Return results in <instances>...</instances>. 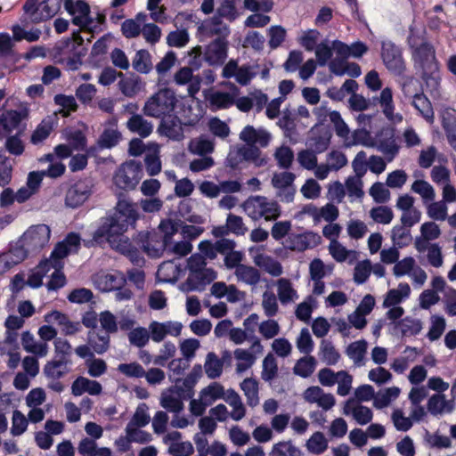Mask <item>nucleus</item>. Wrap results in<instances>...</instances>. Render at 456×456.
<instances>
[{
  "mask_svg": "<svg viewBox=\"0 0 456 456\" xmlns=\"http://www.w3.org/2000/svg\"><path fill=\"white\" fill-rule=\"evenodd\" d=\"M93 281L96 288L103 292L120 289V287H123L126 282V277L119 272H100L94 276Z\"/></svg>",
  "mask_w": 456,
  "mask_h": 456,
  "instance_id": "13",
  "label": "nucleus"
},
{
  "mask_svg": "<svg viewBox=\"0 0 456 456\" xmlns=\"http://www.w3.org/2000/svg\"><path fill=\"white\" fill-rule=\"evenodd\" d=\"M51 237L50 227L46 224H40L30 226L20 237L28 250L37 252L43 248Z\"/></svg>",
  "mask_w": 456,
  "mask_h": 456,
  "instance_id": "9",
  "label": "nucleus"
},
{
  "mask_svg": "<svg viewBox=\"0 0 456 456\" xmlns=\"http://www.w3.org/2000/svg\"><path fill=\"white\" fill-rule=\"evenodd\" d=\"M65 10L73 17L72 23L80 28H89L94 19L90 16V6L83 0H64Z\"/></svg>",
  "mask_w": 456,
  "mask_h": 456,
  "instance_id": "11",
  "label": "nucleus"
},
{
  "mask_svg": "<svg viewBox=\"0 0 456 456\" xmlns=\"http://www.w3.org/2000/svg\"><path fill=\"white\" fill-rule=\"evenodd\" d=\"M321 240V237L313 232H304L302 233L290 232L283 241L285 248L291 251L303 252L308 248L316 247Z\"/></svg>",
  "mask_w": 456,
  "mask_h": 456,
  "instance_id": "10",
  "label": "nucleus"
},
{
  "mask_svg": "<svg viewBox=\"0 0 456 456\" xmlns=\"http://www.w3.org/2000/svg\"><path fill=\"white\" fill-rule=\"evenodd\" d=\"M370 215L376 223L384 224H389L394 217L392 209L387 206L373 208Z\"/></svg>",
  "mask_w": 456,
  "mask_h": 456,
  "instance_id": "64",
  "label": "nucleus"
},
{
  "mask_svg": "<svg viewBox=\"0 0 456 456\" xmlns=\"http://www.w3.org/2000/svg\"><path fill=\"white\" fill-rule=\"evenodd\" d=\"M102 387L96 381L85 377L77 378L71 386V393L75 396H79L85 392L92 395H98L102 393Z\"/></svg>",
  "mask_w": 456,
  "mask_h": 456,
  "instance_id": "24",
  "label": "nucleus"
},
{
  "mask_svg": "<svg viewBox=\"0 0 456 456\" xmlns=\"http://www.w3.org/2000/svg\"><path fill=\"white\" fill-rule=\"evenodd\" d=\"M442 126L445 132L448 142L456 151V113L454 110H446L443 114Z\"/></svg>",
  "mask_w": 456,
  "mask_h": 456,
  "instance_id": "31",
  "label": "nucleus"
},
{
  "mask_svg": "<svg viewBox=\"0 0 456 456\" xmlns=\"http://www.w3.org/2000/svg\"><path fill=\"white\" fill-rule=\"evenodd\" d=\"M320 32L317 29H308L300 37L298 42L307 52H312L318 45Z\"/></svg>",
  "mask_w": 456,
  "mask_h": 456,
  "instance_id": "62",
  "label": "nucleus"
},
{
  "mask_svg": "<svg viewBox=\"0 0 456 456\" xmlns=\"http://www.w3.org/2000/svg\"><path fill=\"white\" fill-rule=\"evenodd\" d=\"M239 15L235 6V0H223L215 14V16H218L220 19H226L230 22L234 21Z\"/></svg>",
  "mask_w": 456,
  "mask_h": 456,
  "instance_id": "47",
  "label": "nucleus"
},
{
  "mask_svg": "<svg viewBox=\"0 0 456 456\" xmlns=\"http://www.w3.org/2000/svg\"><path fill=\"white\" fill-rule=\"evenodd\" d=\"M316 364L317 362L314 356L306 355L297 361L293 371L296 375L305 379L314 373Z\"/></svg>",
  "mask_w": 456,
  "mask_h": 456,
  "instance_id": "35",
  "label": "nucleus"
},
{
  "mask_svg": "<svg viewBox=\"0 0 456 456\" xmlns=\"http://www.w3.org/2000/svg\"><path fill=\"white\" fill-rule=\"evenodd\" d=\"M177 386L172 387L161 393L159 404L169 412L179 413L183 410V403L177 392Z\"/></svg>",
  "mask_w": 456,
  "mask_h": 456,
  "instance_id": "21",
  "label": "nucleus"
},
{
  "mask_svg": "<svg viewBox=\"0 0 456 456\" xmlns=\"http://www.w3.org/2000/svg\"><path fill=\"white\" fill-rule=\"evenodd\" d=\"M160 124L158 131L161 135H164L173 141H181L183 138V126H194L199 122V117L195 115L193 118L181 122L180 118L173 113L169 116L160 118Z\"/></svg>",
  "mask_w": 456,
  "mask_h": 456,
  "instance_id": "8",
  "label": "nucleus"
},
{
  "mask_svg": "<svg viewBox=\"0 0 456 456\" xmlns=\"http://www.w3.org/2000/svg\"><path fill=\"white\" fill-rule=\"evenodd\" d=\"M277 287L278 297L282 305H287L297 298V291L292 288V284L289 279H279Z\"/></svg>",
  "mask_w": 456,
  "mask_h": 456,
  "instance_id": "36",
  "label": "nucleus"
},
{
  "mask_svg": "<svg viewBox=\"0 0 456 456\" xmlns=\"http://www.w3.org/2000/svg\"><path fill=\"white\" fill-rule=\"evenodd\" d=\"M126 127L133 134H138L141 138H146L153 131L152 122L147 120L142 115L133 113L126 123Z\"/></svg>",
  "mask_w": 456,
  "mask_h": 456,
  "instance_id": "18",
  "label": "nucleus"
},
{
  "mask_svg": "<svg viewBox=\"0 0 456 456\" xmlns=\"http://www.w3.org/2000/svg\"><path fill=\"white\" fill-rule=\"evenodd\" d=\"M99 322L102 329L107 334H114L118 330V324L116 316L110 311L106 310L100 314Z\"/></svg>",
  "mask_w": 456,
  "mask_h": 456,
  "instance_id": "56",
  "label": "nucleus"
},
{
  "mask_svg": "<svg viewBox=\"0 0 456 456\" xmlns=\"http://www.w3.org/2000/svg\"><path fill=\"white\" fill-rule=\"evenodd\" d=\"M45 321L48 323L56 322L61 328V333L65 336H72L82 329L79 322H71L66 314L59 311H52L45 314Z\"/></svg>",
  "mask_w": 456,
  "mask_h": 456,
  "instance_id": "15",
  "label": "nucleus"
},
{
  "mask_svg": "<svg viewBox=\"0 0 456 456\" xmlns=\"http://www.w3.org/2000/svg\"><path fill=\"white\" fill-rule=\"evenodd\" d=\"M30 252L31 250L28 249L26 245L21 242V239L20 238L17 242H15L13 245H11L8 252L0 255V261H4V265H5L8 269H10L12 266L21 263Z\"/></svg>",
  "mask_w": 456,
  "mask_h": 456,
  "instance_id": "17",
  "label": "nucleus"
},
{
  "mask_svg": "<svg viewBox=\"0 0 456 456\" xmlns=\"http://www.w3.org/2000/svg\"><path fill=\"white\" fill-rule=\"evenodd\" d=\"M179 225L171 220H164L159 230L140 232L134 240L150 257H159L171 244V239L178 232Z\"/></svg>",
  "mask_w": 456,
  "mask_h": 456,
  "instance_id": "4",
  "label": "nucleus"
},
{
  "mask_svg": "<svg viewBox=\"0 0 456 456\" xmlns=\"http://www.w3.org/2000/svg\"><path fill=\"white\" fill-rule=\"evenodd\" d=\"M234 274L239 281L251 286L258 284L261 277L260 273L256 268L246 265H239L235 270Z\"/></svg>",
  "mask_w": 456,
  "mask_h": 456,
  "instance_id": "29",
  "label": "nucleus"
},
{
  "mask_svg": "<svg viewBox=\"0 0 456 456\" xmlns=\"http://www.w3.org/2000/svg\"><path fill=\"white\" fill-rule=\"evenodd\" d=\"M200 30L206 37L216 36V38H222L223 40H226L231 33L229 26L215 15L206 20L200 27Z\"/></svg>",
  "mask_w": 456,
  "mask_h": 456,
  "instance_id": "14",
  "label": "nucleus"
},
{
  "mask_svg": "<svg viewBox=\"0 0 456 456\" xmlns=\"http://www.w3.org/2000/svg\"><path fill=\"white\" fill-rule=\"evenodd\" d=\"M412 105L427 120H432L434 111L428 98L422 93H416L413 95Z\"/></svg>",
  "mask_w": 456,
  "mask_h": 456,
  "instance_id": "40",
  "label": "nucleus"
},
{
  "mask_svg": "<svg viewBox=\"0 0 456 456\" xmlns=\"http://www.w3.org/2000/svg\"><path fill=\"white\" fill-rule=\"evenodd\" d=\"M274 157L280 167L288 169L294 159V153L289 147L281 146L276 150Z\"/></svg>",
  "mask_w": 456,
  "mask_h": 456,
  "instance_id": "63",
  "label": "nucleus"
},
{
  "mask_svg": "<svg viewBox=\"0 0 456 456\" xmlns=\"http://www.w3.org/2000/svg\"><path fill=\"white\" fill-rule=\"evenodd\" d=\"M121 138L122 134L117 128H105L98 139V144L102 149H110L115 147Z\"/></svg>",
  "mask_w": 456,
  "mask_h": 456,
  "instance_id": "43",
  "label": "nucleus"
},
{
  "mask_svg": "<svg viewBox=\"0 0 456 456\" xmlns=\"http://www.w3.org/2000/svg\"><path fill=\"white\" fill-rule=\"evenodd\" d=\"M240 139L248 144H259L266 147L270 142L271 135L264 129H255L252 126H247L240 134Z\"/></svg>",
  "mask_w": 456,
  "mask_h": 456,
  "instance_id": "23",
  "label": "nucleus"
},
{
  "mask_svg": "<svg viewBox=\"0 0 456 456\" xmlns=\"http://www.w3.org/2000/svg\"><path fill=\"white\" fill-rule=\"evenodd\" d=\"M23 10L25 14L20 19L21 25L27 27L28 22L37 23L35 18L39 17V0H27L23 5Z\"/></svg>",
  "mask_w": 456,
  "mask_h": 456,
  "instance_id": "46",
  "label": "nucleus"
},
{
  "mask_svg": "<svg viewBox=\"0 0 456 456\" xmlns=\"http://www.w3.org/2000/svg\"><path fill=\"white\" fill-rule=\"evenodd\" d=\"M227 56V40L216 38L206 49L204 58L211 65L222 64Z\"/></svg>",
  "mask_w": 456,
  "mask_h": 456,
  "instance_id": "16",
  "label": "nucleus"
},
{
  "mask_svg": "<svg viewBox=\"0 0 456 456\" xmlns=\"http://www.w3.org/2000/svg\"><path fill=\"white\" fill-rule=\"evenodd\" d=\"M142 165L136 160L123 163L116 171L114 183L124 191L134 190L141 180Z\"/></svg>",
  "mask_w": 456,
  "mask_h": 456,
  "instance_id": "6",
  "label": "nucleus"
},
{
  "mask_svg": "<svg viewBox=\"0 0 456 456\" xmlns=\"http://www.w3.org/2000/svg\"><path fill=\"white\" fill-rule=\"evenodd\" d=\"M320 356L322 361L327 365H335L340 358L339 353L336 350L332 343L327 340L321 342Z\"/></svg>",
  "mask_w": 456,
  "mask_h": 456,
  "instance_id": "44",
  "label": "nucleus"
},
{
  "mask_svg": "<svg viewBox=\"0 0 456 456\" xmlns=\"http://www.w3.org/2000/svg\"><path fill=\"white\" fill-rule=\"evenodd\" d=\"M53 101L56 105L62 108L61 112L64 117H67L71 111H76L77 109L76 99L72 95L56 94Z\"/></svg>",
  "mask_w": 456,
  "mask_h": 456,
  "instance_id": "57",
  "label": "nucleus"
},
{
  "mask_svg": "<svg viewBox=\"0 0 456 456\" xmlns=\"http://www.w3.org/2000/svg\"><path fill=\"white\" fill-rule=\"evenodd\" d=\"M240 152L244 160L252 161L256 167H262L267 163L265 158L260 157L261 151L254 144L240 147Z\"/></svg>",
  "mask_w": 456,
  "mask_h": 456,
  "instance_id": "54",
  "label": "nucleus"
},
{
  "mask_svg": "<svg viewBox=\"0 0 456 456\" xmlns=\"http://www.w3.org/2000/svg\"><path fill=\"white\" fill-rule=\"evenodd\" d=\"M407 43L415 67L420 68L423 73L431 72L437 68L436 51L428 40L424 28L412 22L409 27Z\"/></svg>",
  "mask_w": 456,
  "mask_h": 456,
  "instance_id": "3",
  "label": "nucleus"
},
{
  "mask_svg": "<svg viewBox=\"0 0 456 456\" xmlns=\"http://www.w3.org/2000/svg\"><path fill=\"white\" fill-rule=\"evenodd\" d=\"M277 125L284 131L286 136H290L296 131L295 115L289 110H284Z\"/></svg>",
  "mask_w": 456,
  "mask_h": 456,
  "instance_id": "59",
  "label": "nucleus"
},
{
  "mask_svg": "<svg viewBox=\"0 0 456 456\" xmlns=\"http://www.w3.org/2000/svg\"><path fill=\"white\" fill-rule=\"evenodd\" d=\"M368 344L366 340L361 339L351 343L346 350L347 356L353 360L356 366H362L364 364L363 359L367 352Z\"/></svg>",
  "mask_w": 456,
  "mask_h": 456,
  "instance_id": "33",
  "label": "nucleus"
},
{
  "mask_svg": "<svg viewBox=\"0 0 456 456\" xmlns=\"http://www.w3.org/2000/svg\"><path fill=\"white\" fill-rule=\"evenodd\" d=\"M209 103L212 110H223L228 109L232 106L235 102L232 94L227 92L216 91L210 94Z\"/></svg>",
  "mask_w": 456,
  "mask_h": 456,
  "instance_id": "38",
  "label": "nucleus"
},
{
  "mask_svg": "<svg viewBox=\"0 0 456 456\" xmlns=\"http://www.w3.org/2000/svg\"><path fill=\"white\" fill-rule=\"evenodd\" d=\"M224 361L220 360L214 352H209L205 360L204 370L208 378L215 379L223 373Z\"/></svg>",
  "mask_w": 456,
  "mask_h": 456,
  "instance_id": "32",
  "label": "nucleus"
},
{
  "mask_svg": "<svg viewBox=\"0 0 456 456\" xmlns=\"http://www.w3.org/2000/svg\"><path fill=\"white\" fill-rule=\"evenodd\" d=\"M118 370L128 378L139 379L142 378L143 375L146 374L143 367L136 362L131 363H120L118 366Z\"/></svg>",
  "mask_w": 456,
  "mask_h": 456,
  "instance_id": "61",
  "label": "nucleus"
},
{
  "mask_svg": "<svg viewBox=\"0 0 456 456\" xmlns=\"http://www.w3.org/2000/svg\"><path fill=\"white\" fill-rule=\"evenodd\" d=\"M85 364L87 367L89 376L92 378L101 377L107 371V363L105 361L95 358L94 356L92 359H87Z\"/></svg>",
  "mask_w": 456,
  "mask_h": 456,
  "instance_id": "60",
  "label": "nucleus"
},
{
  "mask_svg": "<svg viewBox=\"0 0 456 456\" xmlns=\"http://www.w3.org/2000/svg\"><path fill=\"white\" fill-rule=\"evenodd\" d=\"M133 68L140 73L147 74L152 69L151 53L147 50H139L132 62Z\"/></svg>",
  "mask_w": 456,
  "mask_h": 456,
  "instance_id": "42",
  "label": "nucleus"
},
{
  "mask_svg": "<svg viewBox=\"0 0 456 456\" xmlns=\"http://www.w3.org/2000/svg\"><path fill=\"white\" fill-rule=\"evenodd\" d=\"M428 410L432 415L442 414L444 411L451 412L453 410L452 401H447L444 395H433L428 402Z\"/></svg>",
  "mask_w": 456,
  "mask_h": 456,
  "instance_id": "30",
  "label": "nucleus"
},
{
  "mask_svg": "<svg viewBox=\"0 0 456 456\" xmlns=\"http://www.w3.org/2000/svg\"><path fill=\"white\" fill-rule=\"evenodd\" d=\"M80 247V237L75 232L69 233L65 239L57 243L48 259L41 261V268L54 269L47 283L48 290H57L66 284V277L61 271L63 266L62 259L71 253L77 252Z\"/></svg>",
  "mask_w": 456,
  "mask_h": 456,
  "instance_id": "2",
  "label": "nucleus"
},
{
  "mask_svg": "<svg viewBox=\"0 0 456 456\" xmlns=\"http://www.w3.org/2000/svg\"><path fill=\"white\" fill-rule=\"evenodd\" d=\"M270 456H302V452L291 441H282L273 444Z\"/></svg>",
  "mask_w": 456,
  "mask_h": 456,
  "instance_id": "48",
  "label": "nucleus"
},
{
  "mask_svg": "<svg viewBox=\"0 0 456 456\" xmlns=\"http://www.w3.org/2000/svg\"><path fill=\"white\" fill-rule=\"evenodd\" d=\"M371 273V262L369 259L358 262L354 270V281L363 284Z\"/></svg>",
  "mask_w": 456,
  "mask_h": 456,
  "instance_id": "58",
  "label": "nucleus"
},
{
  "mask_svg": "<svg viewBox=\"0 0 456 456\" xmlns=\"http://www.w3.org/2000/svg\"><path fill=\"white\" fill-rule=\"evenodd\" d=\"M307 450L314 454H322L328 448V441L322 432H315L306 442Z\"/></svg>",
  "mask_w": 456,
  "mask_h": 456,
  "instance_id": "50",
  "label": "nucleus"
},
{
  "mask_svg": "<svg viewBox=\"0 0 456 456\" xmlns=\"http://www.w3.org/2000/svg\"><path fill=\"white\" fill-rule=\"evenodd\" d=\"M148 409L149 408L146 403L139 404L131 420L127 423L126 427L142 428L147 426L151 421V417L148 413Z\"/></svg>",
  "mask_w": 456,
  "mask_h": 456,
  "instance_id": "52",
  "label": "nucleus"
},
{
  "mask_svg": "<svg viewBox=\"0 0 456 456\" xmlns=\"http://www.w3.org/2000/svg\"><path fill=\"white\" fill-rule=\"evenodd\" d=\"M54 353L56 360L66 361L71 364L70 355L72 354V346L70 343L64 338H56L54 340Z\"/></svg>",
  "mask_w": 456,
  "mask_h": 456,
  "instance_id": "51",
  "label": "nucleus"
},
{
  "mask_svg": "<svg viewBox=\"0 0 456 456\" xmlns=\"http://www.w3.org/2000/svg\"><path fill=\"white\" fill-rule=\"evenodd\" d=\"M371 146L375 147L381 152L387 162H391L397 156L399 152V146L397 145L393 134L389 137L378 139L377 142Z\"/></svg>",
  "mask_w": 456,
  "mask_h": 456,
  "instance_id": "26",
  "label": "nucleus"
},
{
  "mask_svg": "<svg viewBox=\"0 0 456 456\" xmlns=\"http://www.w3.org/2000/svg\"><path fill=\"white\" fill-rule=\"evenodd\" d=\"M216 279V272L208 269L201 272L189 273L187 279L181 284V290L188 293L191 291L201 292L206 286Z\"/></svg>",
  "mask_w": 456,
  "mask_h": 456,
  "instance_id": "12",
  "label": "nucleus"
},
{
  "mask_svg": "<svg viewBox=\"0 0 456 456\" xmlns=\"http://www.w3.org/2000/svg\"><path fill=\"white\" fill-rule=\"evenodd\" d=\"M261 378L266 382H271L278 374V364L274 355L272 353L263 360Z\"/></svg>",
  "mask_w": 456,
  "mask_h": 456,
  "instance_id": "45",
  "label": "nucleus"
},
{
  "mask_svg": "<svg viewBox=\"0 0 456 456\" xmlns=\"http://www.w3.org/2000/svg\"><path fill=\"white\" fill-rule=\"evenodd\" d=\"M294 179V174L290 172H283L281 174H275L272 179V183L276 188L284 189L286 191L287 197L293 198L295 190L292 188V183Z\"/></svg>",
  "mask_w": 456,
  "mask_h": 456,
  "instance_id": "39",
  "label": "nucleus"
},
{
  "mask_svg": "<svg viewBox=\"0 0 456 456\" xmlns=\"http://www.w3.org/2000/svg\"><path fill=\"white\" fill-rule=\"evenodd\" d=\"M45 173L41 171H32L28 173L25 186L20 188L16 193L17 200H28L35 195L42 183Z\"/></svg>",
  "mask_w": 456,
  "mask_h": 456,
  "instance_id": "20",
  "label": "nucleus"
},
{
  "mask_svg": "<svg viewBox=\"0 0 456 456\" xmlns=\"http://www.w3.org/2000/svg\"><path fill=\"white\" fill-rule=\"evenodd\" d=\"M254 263L272 276L278 277L282 273L281 263L270 256L258 254L254 257Z\"/></svg>",
  "mask_w": 456,
  "mask_h": 456,
  "instance_id": "27",
  "label": "nucleus"
},
{
  "mask_svg": "<svg viewBox=\"0 0 456 456\" xmlns=\"http://www.w3.org/2000/svg\"><path fill=\"white\" fill-rule=\"evenodd\" d=\"M200 396L205 401V404L210 406L224 396V388L220 383L213 382L200 391Z\"/></svg>",
  "mask_w": 456,
  "mask_h": 456,
  "instance_id": "37",
  "label": "nucleus"
},
{
  "mask_svg": "<svg viewBox=\"0 0 456 456\" xmlns=\"http://www.w3.org/2000/svg\"><path fill=\"white\" fill-rule=\"evenodd\" d=\"M150 339L149 330L143 327L133 329L128 333V340L131 345L142 348L145 346Z\"/></svg>",
  "mask_w": 456,
  "mask_h": 456,
  "instance_id": "55",
  "label": "nucleus"
},
{
  "mask_svg": "<svg viewBox=\"0 0 456 456\" xmlns=\"http://www.w3.org/2000/svg\"><path fill=\"white\" fill-rule=\"evenodd\" d=\"M95 191L92 178H85L76 182L68 191L66 200H88Z\"/></svg>",
  "mask_w": 456,
  "mask_h": 456,
  "instance_id": "19",
  "label": "nucleus"
},
{
  "mask_svg": "<svg viewBox=\"0 0 456 456\" xmlns=\"http://www.w3.org/2000/svg\"><path fill=\"white\" fill-rule=\"evenodd\" d=\"M68 365L66 361L53 359L45 363L43 372L47 379L59 380L69 372Z\"/></svg>",
  "mask_w": 456,
  "mask_h": 456,
  "instance_id": "25",
  "label": "nucleus"
},
{
  "mask_svg": "<svg viewBox=\"0 0 456 456\" xmlns=\"http://www.w3.org/2000/svg\"><path fill=\"white\" fill-rule=\"evenodd\" d=\"M138 218L139 213L135 203L118 201L114 211L101 218L93 239L97 243L107 241L112 248L125 256L134 245L124 233L130 225H134Z\"/></svg>",
  "mask_w": 456,
  "mask_h": 456,
  "instance_id": "1",
  "label": "nucleus"
},
{
  "mask_svg": "<svg viewBox=\"0 0 456 456\" xmlns=\"http://www.w3.org/2000/svg\"><path fill=\"white\" fill-rule=\"evenodd\" d=\"M177 103L175 92L167 87L159 89L144 103L142 112L147 117L161 118L173 113Z\"/></svg>",
  "mask_w": 456,
  "mask_h": 456,
  "instance_id": "5",
  "label": "nucleus"
},
{
  "mask_svg": "<svg viewBox=\"0 0 456 456\" xmlns=\"http://www.w3.org/2000/svg\"><path fill=\"white\" fill-rule=\"evenodd\" d=\"M87 343L98 354H103L110 348V337L105 332L89 331L87 334Z\"/></svg>",
  "mask_w": 456,
  "mask_h": 456,
  "instance_id": "28",
  "label": "nucleus"
},
{
  "mask_svg": "<svg viewBox=\"0 0 456 456\" xmlns=\"http://www.w3.org/2000/svg\"><path fill=\"white\" fill-rule=\"evenodd\" d=\"M378 101L387 120L395 124L402 122L403 116L400 113L394 112L395 105L393 103V94L389 87H386L381 91Z\"/></svg>",
  "mask_w": 456,
  "mask_h": 456,
  "instance_id": "22",
  "label": "nucleus"
},
{
  "mask_svg": "<svg viewBox=\"0 0 456 456\" xmlns=\"http://www.w3.org/2000/svg\"><path fill=\"white\" fill-rule=\"evenodd\" d=\"M396 327L399 328L403 336H415L422 330V323L418 319L407 316L398 322Z\"/></svg>",
  "mask_w": 456,
  "mask_h": 456,
  "instance_id": "49",
  "label": "nucleus"
},
{
  "mask_svg": "<svg viewBox=\"0 0 456 456\" xmlns=\"http://www.w3.org/2000/svg\"><path fill=\"white\" fill-rule=\"evenodd\" d=\"M381 59L386 68L396 76H402L406 70L402 48L391 40L381 41Z\"/></svg>",
  "mask_w": 456,
  "mask_h": 456,
  "instance_id": "7",
  "label": "nucleus"
},
{
  "mask_svg": "<svg viewBox=\"0 0 456 456\" xmlns=\"http://www.w3.org/2000/svg\"><path fill=\"white\" fill-rule=\"evenodd\" d=\"M409 227L403 225L395 226L392 230V240L397 248H403L411 241V232Z\"/></svg>",
  "mask_w": 456,
  "mask_h": 456,
  "instance_id": "53",
  "label": "nucleus"
},
{
  "mask_svg": "<svg viewBox=\"0 0 456 456\" xmlns=\"http://www.w3.org/2000/svg\"><path fill=\"white\" fill-rule=\"evenodd\" d=\"M240 388L247 397V403L249 406L255 407L259 403L258 383L255 379L247 378L240 383Z\"/></svg>",
  "mask_w": 456,
  "mask_h": 456,
  "instance_id": "34",
  "label": "nucleus"
},
{
  "mask_svg": "<svg viewBox=\"0 0 456 456\" xmlns=\"http://www.w3.org/2000/svg\"><path fill=\"white\" fill-rule=\"evenodd\" d=\"M53 128V121L52 117L44 118L37 126L36 130L31 134L30 142L33 144H37L45 140L51 134Z\"/></svg>",
  "mask_w": 456,
  "mask_h": 456,
  "instance_id": "41",
  "label": "nucleus"
}]
</instances>
